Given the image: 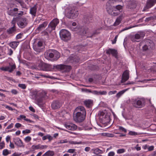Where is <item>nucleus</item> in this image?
<instances>
[{"label": "nucleus", "mask_w": 156, "mask_h": 156, "mask_svg": "<svg viewBox=\"0 0 156 156\" xmlns=\"http://www.w3.org/2000/svg\"><path fill=\"white\" fill-rule=\"evenodd\" d=\"M47 93L44 91L40 92L37 90L33 91L32 93V99L35 100L36 103L40 105V103L42 102V99L40 97H45Z\"/></svg>", "instance_id": "nucleus-1"}, {"label": "nucleus", "mask_w": 156, "mask_h": 156, "mask_svg": "<svg viewBox=\"0 0 156 156\" xmlns=\"http://www.w3.org/2000/svg\"><path fill=\"white\" fill-rule=\"evenodd\" d=\"M57 69L62 72H69L71 69L70 66L65 65L62 64L58 65L56 66H52L49 64V71L53 69Z\"/></svg>", "instance_id": "nucleus-2"}, {"label": "nucleus", "mask_w": 156, "mask_h": 156, "mask_svg": "<svg viewBox=\"0 0 156 156\" xmlns=\"http://www.w3.org/2000/svg\"><path fill=\"white\" fill-rule=\"evenodd\" d=\"M146 101L143 98H137L133 99L132 102L133 106L136 108H140L144 107L145 105Z\"/></svg>", "instance_id": "nucleus-3"}, {"label": "nucleus", "mask_w": 156, "mask_h": 156, "mask_svg": "<svg viewBox=\"0 0 156 156\" xmlns=\"http://www.w3.org/2000/svg\"><path fill=\"white\" fill-rule=\"evenodd\" d=\"M76 24L75 22H73L72 23V26L70 27L71 30L73 31H78L79 32L80 34L84 35L87 33L88 29L87 28L84 27H80V26L75 27Z\"/></svg>", "instance_id": "nucleus-4"}, {"label": "nucleus", "mask_w": 156, "mask_h": 156, "mask_svg": "<svg viewBox=\"0 0 156 156\" xmlns=\"http://www.w3.org/2000/svg\"><path fill=\"white\" fill-rule=\"evenodd\" d=\"M59 35L61 39L63 41H67L71 39V34L67 30L62 29L59 32Z\"/></svg>", "instance_id": "nucleus-5"}, {"label": "nucleus", "mask_w": 156, "mask_h": 156, "mask_svg": "<svg viewBox=\"0 0 156 156\" xmlns=\"http://www.w3.org/2000/svg\"><path fill=\"white\" fill-rule=\"evenodd\" d=\"M60 57L59 53L57 51L49 49V61H56Z\"/></svg>", "instance_id": "nucleus-6"}, {"label": "nucleus", "mask_w": 156, "mask_h": 156, "mask_svg": "<svg viewBox=\"0 0 156 156\" xmlns=\"http://www.w3.org/2000/svg\"><path fill=\"white\" fill-rule=\"evenodd\" d=\"M86 114L74 112L73 119L76 122H80L83 121L85 119Z\"/></svg>", "instance_id": "nucleus-7"}, {"label": "nucleus", "mask_w": 156, "mask_h": 156, "mask_svg": "<svg viewBox=\"0 0 156 156\" xmlns=\"http://www.w3.org/2000/svg\"><path fill=\"white\" fill-rule=\"evenodd\" d=\"M115 7L109 5H106V9L108 13L112 16H117L119 14V11L114 8Z\"/></svg>", "instance_id": "nucleus-8"}, {"label": "nucleus", "mask_w": 156, "mask_h": 156, "mask_svg": "<svg viewBox=\"0 0 156 156\" xmlns=\"http://www.w3.org/2000/svg\"><path fill=\"white\" fill-rule=\"evenodd\" d=\"M79 13L76 9H69L66 14V16L69 18L74 19L77 16Z\"/></svg>", "instance_id": "nucleus-9"}, {"label": "nucleus", "mask_w": 156, "mask_h": 156, "mask_svg": "<svg viewBox=\"0 0 156 156\" xmlns=\"http://www.w3.org/2000/svg\"><path fill=\"white\" fill-rule=\"evenodd\" d=\"M145 43V44L143 47V51H146L150 49H152L154 46V44L153 42L149 40H147L144 41H143L141 44Z\"/></svg>", "instance_id": "nucleus-10"}, {"label": "nucleus", "mask_w": 156, "mask_h": 156, "mask_svg": "<svg viewBox=\"0 0 156 156\" xmlns=\"http://www.w3.org/2000/svg\"><path fill=\"white\" fill-rule=\"evenodd\" d=\"M28 21L27 19L25 18H18L17 21V24L18 27L21 28H25L27 25Z\"/></svg>", "instance_id": "nucleus-11"}, {"label": "nucleus", "mask_w": 156, "mask_h": 156, "mask_svg": "<svg viewBox=\"0 0 156 156\" xmlns=\"http://www.w3.org/2000/svg\"><path fill=\"white\" fill-rule=\"evenodd\" d=\"M34 50L36 52V54L41 51L42 49L43 43L41 41H39L37 44L33 45Z\"/></svg>", "instance_id": "nucleus-12"}, {"label": "nucleus", "mask_w": 156, "mask_h": 156, "mask_svg": "<svg viewBox=\"0 0 156 156\" xmlns=\"http://www.w3.org/2000/svg\"><path fill=\"white\" fill-rule=\"evenodd\" d=\"M59 22V21L58 19H53L49 23V32L51 31L55 30L56 26Z\"/></svg>", "instance_id": "nucleus-13"}, {"label": "nucleus", "mask_w": 156, "mask_h": 156, "mask_svg": "<svg viewBox=\"0 0 156 156\" xmlns=\"http://www.w3.org/2000/svg\"><path fill=\"white\" fill-rule=\"evenodd\" d=\"M155 2L153 0H147L145 6L142 10V11L144 12L147 10V9L151 8L154 4Z\"/></svg>", "instance_id": "nucleus-14"}, {"label": "nucleus", "mask_w": 156, "mask_h": 156, "mask_svg": "<svg viewBox=\"0 0 156 156\" xmlns=\"http://www.w3.org/2000/svg\"><path fill=\"white\" fill-rule=\"evenodd\" d=\"M16 66L15 64L10 65V66L2 67L0 68V69L2 71H8L9 72H12L16 68Z\"/></svg>", "instance_id": "nucleus-15"}, {"label": "nucleus", "mask_w": 156, "mask_h": 156, "mask_svg": "<svg viewBox=\"0 0 156 156\" xmlns=\"http://www.w3.org/2000/svg\"><path fill=\"white\" fill-rule=\"evenodd\" d=\"M62 105V104L58 101H54L51 104V107L53 109H56L59 108Z\"/></svg>", "instance_id": "nucleus-16"}, {"label": "nucleus", "mask_w": 156, "mask_h": 156, "mask_svg": "<svg viewBox=\"0 0 156 156\" xmlns=\"http://www.w3.org/2000/svg\"><path fill=\"white\" fill-rule=\"evenodd\" d=\"M13 141L15 144L18 147H23L24 145L22 141L19 138H14Z\"/></svg>", "instance_id": "nucleus-17"}, {"label": "nucleus", "mask_w": 156, "mask_h": 156, "mask_svg": "<svg viewBox=\"0 0 156 156\" xmlns=\"http://www.w3.org/2000/svg\"><path fill=\"white\" fill-rule=\"evenodd\" d=\"M65 126L66 128L71 130H74L77 128L76 126L73 123H67L65 124Z\"/></svg>", "instance_id": "nucleus-18"}, {"label": "nucleus", "mask_w": 156, "mask_h": 156, "mask_svg": "<svg viewBox=\"0 0 156 156\" xmlns=\"http://www.w3.org/2000/svg\"><path fill=\"white\" fill-rule=\"evenodd\" d=\"M129 71L126 70L124 72L122 75V81L123 82L127 81L129 78Z\"/></svg>", "instance_id": "nucleus-19"}, {"label": "nucleus", "mask_w": 156, "mask_h": 156, "mask_svg": "<svg viewBox=\"0 0 156 156\" xmlns=\"http://www.w3.org/2000/svg\"><path fill=\"white\" fill-rule=\"evenodd\" d=\"M75 113H79L86 114V111L84 107L83 106H79L77 107L75 109Z\"/></svg>", "instance_id": "nucleus-20"}, {"label": "nucleus", "mask_w": 156, "mask_h": 156, "mask_svg": "<svg viewBox=\"0 0 156 156\" xmlns=\"http://www.w3.org/2000/svg\"><path fill=\"white\" fill-rule=\"evenodd\" d=\"M139 3L135 0L133 1L129 5V8L130 9L135 8L137 6H139Z\"/></svg>", "instance_id": "nucleus-21"}, {"label": "nucleus", "mask_w": 156, "mask_h": 156, "mask_svg": "<svg viewBox=\"0 0 156 156\" xmlns=\"http://www.w3.org/2000/svg\"><path fill=\"white\" fill-rule=\"evenodd\" d=\"M144 36L142 34H136L135 35L134 37L132 38V41H136L135 40L140 39L144 37Z\"/></svg>", "instance_id": "nucleus-22"}, {"label": "nucleus", "mask_w": 156, "mask_h": 156, "mask_svg": "<svg viewBox=\"0 0 156 156\" xmlns=\"http://www.w3.org/2000/svg\"><path fill=\"white\" fill-rule=\"evenodd\" d=\"M48 22H43L42 24H40L39 26L36 30L39 31H41L46 27L48 25Z\"/></svg>", "instance_id": "nucleus-23"}, {"label": "nucleus", "mask_w": 156, "mask_h": 156, "mask_svg": "<svg viewBox=\"0 0 156 156\" xmlns=\"http://www.w3.org/2000/svg\"><path fill=\"white\" fill-rule=\"evenodd\" d=\"M47 147L46 146L41 145L40 144H38L37 145H33L32 146V149L34 150H36L38 149H43L44 148H46Z\"/></svg>", "instance_id": "nucleus-24"}, {"label": "nucleus", "mask_w": 156, "mask_h": 156, "mask_svg": "<svg viewBox=\"0 0 156 156\" xmlns=\"http://www.w3.org/2000/svg\"><path fill=\"white\" fill-rule=\"evenodd\" d=\"M19 42L18 41H13L10 42L9 45L10 46L13 48L15 49L18 45Z\"/></svg>", "instance_id": "nucleus-25"}, {"label": "nucleus", "mask_w": 156, "mask_h": 156, "mask_svg": "<svg viewBox=\"0 0 156 156\" xmlns=\"http://www.w3.org/2000/svg\"><path fill=\"white\" fill-rule=\"evenodd\" d=\"M106 53L108 54H111L114 56L116 55L117 52V51L114 49H110L106 51Z\"/></svg>", "instance_id": "nucleus-26"}, {"label": "nucleus", "mask_w": 156, "mask_h": 156, "mask_svg": "<svg viewBox=\"0 0 156 156\" xmlns=\"http://www.w3.org/2000/svg\"><path fill=\"white\" fill-rule=\"evenodd\" d=\"M92 150L94 151V153L96 154H101L103 153L104 152L103 151L99 149L98 148H96L95 149H92Z\"/></svg>", "instance_id": "nucleus-27"}, {"label": "nucleus", "mask_w": 156, "mask_h": 156, "mask_svg": "<svg viewBox=\"0 0 156 156\" xmlns=\"http://www.w3.org/2000/svg\"><path fill=\"white\" fill-rule=\"evenodd\" d=\"M37 9L35 7H34L30 8V13L34 16H35L36 13Z\"/></svg>", "instance_id": "nucleus-28"}, {"label": "nucleus", "mask_w": 156, "mask_h": 156, "mask_svg": "<svg viewBox=\"0 0 156 156\" xmlns=\"http://www.w3.org/2000/svg\"><path fill=\"white\" fill-rule=\"evenodd\" d=\"M84 104L87 107H89L92 104V101L91 100L85 101L84 102Z\"/></svg>", "instance_id": "nucleus-29"}, {"label": "nucleus", "mask_w": 156, "mask_h": 156, "mask_svg": "<svg viewBox=\"0 0 156 156\" xmlns=\"http://www.w3.org/2000/svg\"><path fill=\"white\" fill-rule=\"evenodd\" d=\"M22 119H23L25 120L27 122H30V120L26 118V116L24 115H20L19 117L17 118V120H21Z\"/></svg>", "instance_id": "nucleus-30"}, {"label": "nucleus", "mask_w": 156, "mask_h": 156, "mask_svg": "<svg viewBox=\"0 0 156 156\" xmlns=\"http://www.w3.org/2000/svg\"><path fill=\"white\" fill-rule=\"evenodd\" d=\"M45 65V63L41 62H40L38 65L36 66V69L38 70H41V69H43V68H42V66H44Z\"/></svg>", "instance_id": "nucleus-31"}, {"label": "nucleus", "mask_w": 156, "mask_h": 156, "mask_svg": "<svg viewBox=\"0 0 156 156\" xmlns=\"http://www.w3.org/2000/svg\"><path fill=\"white\" fill-rule=\"evenodd\" d=\"M18 20V18H14L12 21L11 23L12 27H14L15 28V24L16 22Z\"/></svg>", "instance_id": "nucleus-32"}, {"label": "nucleus", "mask_w": 156, "mask_h": 156, "mask_svg": "<svg viewBox=\"0 0 156 156\" xmlns=\"http://www.w3.org/2000/svg\"><path fill=\"white\" fill-rule=\"evenodd\" d=\"M15 31V28L14 27H12L11 28L7 30V32L9 34H11L13 33Z\"/></svg>", "instance_id": "nucleus-33"}, {"label": "nucleus", "mask_w": 156, "mask_h": 156, "mask_svg": "<svg viewBox=\"0 0 156 156\" xmlns=\"http://www.w3.org/2000/svg\"><path fill=\"white\" fill-rule=\"evenodd\" d=\"M126 91V90H122L119 92L116 95V97L118 98H119Z\"/></svg>", "instance_id": "nucleus-34"}, {"label": "nucleus", "mask_w": 156, "mask_h": 156, "mask_svg": "<svg viewBox=\"0 0 156 156\" xmlns=\"http://www.w3.org/2000/svg\"><path fill=\"white\" fill-rule=\"evenodd\" d=\"M11 153V151H9L7 149H4L2 151V154L4 156H7Z\"/></svg>", "instance_id": "nucleus-35"}, {"label": "nucleus", "mask_w": 156, "mask_h": 156, "mask_svg": "<svg viewBox=\"0 0 156 156\" xmlns=\"http://www.w3.org/2000/svg\"><path fill=\"white\" fill-rule=\"evenodd\" d=\"M18 9L17 8H14L13 9L10 10L8 12V13L9 15H10L13 16L14 13V12H16L18 11Z\"/></svg>", "instance_id": "nucleus-36"}, {"label": "nucleus", "mask_w": 156, "mask_h": 156, "mask_svg": "<svg viewBox=\"0 0 156 156\" xmlns=\"http://www.w3.org/2000/svg\"><path fill=\"white\" fill-rule=\"evenodd\" d=\"M123 5H118L116 6H114L115 7V9L117 10H118L119 11V13L121 12L120 10H122V8L123 7Z\"/></svg>", "instance_id": "nucleus-37"}, {"label": "nucleus", "mask_w": 156, "mask_h": 156, "mask_svg": "<svg viewBox=\"0 0 156 156\" xmlns=\"http://www.w3.org/2000/svg\"><path fill=\"white\" fill-rule=\"evenodd\" d=\"M121 22V19L119 17L117 18L115 23L114 24V26H116L118 25Z\"/></svg>", "instance_id": "nucleus-38"}, {"label": "nucleus", "mask_w": 156, "mask_h": 156, "mask_svg": "<svg viewBox=\"0 0 156 156\" xmlns=\"http://www.w3.org/2000/svg\"><path fill=\"white\" fill-rule=\"evenodd\" d=\"M125 151V150L124 149H120L117 151V152L118 154H120L124 153Z\"/></svg>", "instance_id": "nucleus-39"}, {"label": "nucleus", "mask_w": 156, "mask_h": 156, "mask_svg": "<svg viewBox=\"0 0 156 156\" xmlns=\"http://www.w3.org/2000/svg\"><path fill=\"white\" fill-rule=\"evenodd\" d=\"M45 66H42V68H43V69H41V70H42L45 71H48L49 69L48 65L45 63Z\"/></svg>", "instance_id": "nucleus-40"}, {"label": "nucleus", "mask_w": 156, "mask_h": 156, "mask_svg": "<svg viewBox=\"0 0 156 156\" xmlns=\"http://www.w3.org/2000/svg\"><path fill=\"white\" fill-rule=\"evenodd\" d=\"M70 144H84L83 143H82L81 141H80L79 142H77L76 141H71L70 143Z\"/></svg>", "instance_id": "nucleus-41"}, {"label": "nucleus", "mask_w": 156, "mask_h": 156, "mask_svg": "<svg viewBox=\"0 0 156 156\" xmlns=\"http://www.w3.org/2000/svg\"><path fill=\"white\" fill-rule=\"evenodd\" d=\"M31 137L30 136H27L24 139V141L26 142H28L31 140Z\"/></svg>", "instance_id": "nucleus-42"}, {"label": "nucleus", "mask_w": 156, "mask_h": 156, "mask_svg": "<svg viewBox=\"0 0 156 156\" xmlns=\"http://www.w3.org/2000/svg\"><path fill=\"white\" fill-rule=\"evenodd\" d=\"M119 129L121 131H122L124 132V133H126L127 132L126 129L122 127V126H119Z\"/></svg>", "instance_id": "nucleus-43"}, {"label": "nucleus", "mask_w": 156, "mask_h": 156, "mask_svg": "<svg viewBox=\"0 0 156 156\" xmlns=\"http://www.w3.org/2000/svg\"><path fill=\"white\" fill-rule=\"evenodd\" d=\"M129 134L131 136L136 135H137V133L134 131H129Z\"/></svg>", "instance_id": "nucleus-44"}, {"label": "nucleus", "mask_w": 156, "mask_h": 156, "mask_svg": "<svg viewBox=\"0 0 156 156\" xmlns=\"http://www.w3.org/2000/svg\"><path fill=\"white\" fill-rule=\"evenodd\" d=\"M18 86L23 89H25L26 87L25 84H19Z\"/></svg>", "instance_id": "nucleus-45"}, {"label": "nucleus", "mask_w": 156, "mask_h": 156, "mask_svg": "<svg viewBox=\"0 0 156 156\" xmlns=\"http://www.w3.org/2000/svg\"><path fill=\"white\" fill-rule=\"evenodd\" d=\"M49 51H47L44 53V56L45 58L47 60L49 59V55H48Z\"/></svg>", "instance_id": "nucleus-46"}, {"label": "nucleus", "mask_w": 156, "mask_h": 156, "mask_svg": "<svg viewBox=\"0 0 156 156\" xmlns=\"http://www.w3.org/2000/svg\"><path fill=\"white\" fill-rule=\"evenodd\" d=\"M31 131L30 129H26L25 130H23L22 133L24 134L25 133H30Z\"/></svg>", "instance_id": "nucleus-47"}, {"label": "nucleus", "mask_w": 156, "mask_h": 156, "mask_svg": "<svg viewBox=\"0 0 156 156\" xmlns=\"http://www.w3.org/2000/svg\"><path fill=\"white\" fill-rule=\"evenodd\" d=\"M67 143V141L66 140H60V141L58 143V144H63V143Z\"/></svg>", "instance_id": "nucleus-48"}, {"label": "nucleus", "mask_w": 156, "mask_h": 156, "mask_svg": "<svg viewBox=\"0 0 156 156\" xmlns=\"http://www.w3.org/2000/svg\"><path fill=\"white\" fill-rule=\"evenodd\" d=\"M5 146V143L4 142H2L0 143V149H3Z\"/></svg>", "instance_id": "nucleus-49"}, {"label": "nucleus", "mask_w": 156, "mask_h": 156, "mask_svg": "<svg viewBox=\"0 0 156 156\" xmlns=\"http://www.w3.org/2000/svg\"><path fill=\"white\" fill-rule=\"evenodd\" d=\"M117 93L116 90L110 91L108 93V94L109 95L115 94Z\"/></svg>", "instance_id": "nucleus-50"}, {"label": "nucleus", "mask_w": 156, "mask_h": 156, "mask_svg": "<svg viewBox=\"0 0 156 156\" xmlns=\"http://www.w3.org/2000/svg\"><path fill=\"white\" fill-rule=\"evenodd\" d=\"M23 36V34L22 33H20L18 34L16 36V38L17 39H20L22 38V36Z\"/></svg>", "instance_id": "nucleus-51"}, {"label": "nucleus", "mask_w": 156, "mask_h": 156, "mask_svg": "<svg viewBox=\"0 0 156 156\" xmlns=\"http://www.w3.org/2000/svg\"><path fill=\"white\" fill-rule=\"evenodd\" d=\"M154 147L153 146H151L149 147L148 146V150L149 151H151L154 150Z\"/></svg>", "instance_id": "nucleus-52"}, {"label": "nucleus", "mask_w": 156, "mask_h": 156, "mask_svg": "<svg viewBox=\"0 0 156 156\" xmlns=\"http://www.w3.org/2000/svg\"><path fill=\"white\" fill-rule=\"evenodd\" d=\"M15 127L17 128H19L22 126V125L19 123H16L15 125Z\"/></svg>", "instance_id": "nucleus-53"}, {"label": "nucleus", "mask_w": 156, "mask_h": 156, "mask_svg": "<svg viewBox=\"0 0 156 156\" xmlns=\"http://www.w3.org/2000/svg\"><path fill=\"white\" fill-rule=\"evenodd\" d=\"M107 94L106 91H99V95H106Z\"/></svg>", "instance_id": "nucleus-54"}, {"label": "nucleus", "mask_w": 156, "mask_h": 156, "mask_svg": "<svg viewBox=\"0 0 156 156\" xmlns=\"http://www.w3.org/2000/svg\"><path fill=\"white\" fill-rule=\"evenodd\" d=\"M75 151V150L74 149H69L68 150L67 152L68 153H73Z\"/></svg>", "instance_id": "nucleus-55"}, {"label": "nucleus", "mask_w": 156, "mask_h": 156, "mask_svg": "<svg viewBox=\"0 0 156 156\" xmlns=\"http://www.w3.org/2000/svg\"><path fill=\"white\" fill-rule=\"evenodd\" d=\"M115 153L113 151H111L109 152L108 154V156H114L115 155Z\"/></svg>", "instance_id": "nucleus-56"}, {"label": "nucleus", "mask_w": 156, "mask_h": 156, "mask_svg": "<svg viewBox=\"0 0 156 156\" xmlns=\"http://www.w3.org/2000/svg\"><path fill=\"white\" fill-rule=\"evenodd\" d=\"M8 51L9 55H11L13 53V51L11 49H8Z\"/></svg>", "instance_id": "nucleus-57"}, {"label": "nucleus", "mask_w": 156, "mask_h": 156, "mask_svg": "<svg viewBox=\"0 0 156 156\" xmlns=\"http://www.w3.org/2000/svg\"><path fill=\"white\" fill-rule=\"evenodd\" d=\"M5 106L6 108H7L10 110L12 111L13 110V109L11 107H10L9 106L5 105Z\"/></svg>", "instance_id": "nucleus-58"}, {"label": "nucleus", "mask_w": 156, "mask_h": 156, "mask_svg": "<svg viewBox=\"0 0 156 156\" xmlns=\"http://www.w3.org/2000/svg\"><path fill=\"white\" fill-rule=\"evenodd\" d=\"M11 92L14 94H16L18 92L15 89H13L11 90Z\"/></svg>", "instance_id": "nucleus-59"}, {"label": "nucleus", "mask_w": 156, "mask_h": 156, "mask_svg": "<svg viewBox=\"0 0 156 156\" xmlns=\"http://www.w3.org/2000/svg\"><path fill=\"white\" fill-rule=\"evenodd\" d=\"M29 110L31 112H35V110L34 108L32 106H30L29 107Z\"/></svg>", "instance_id": "nucleus-60"}, {"label": "nucleus", "mask_w": 156, "mask_h": 156, "mask_svg": "<svg viewBox=\"0 0 156 156\" xmlns=\"http://www.w3.org/2000/svg\"><path fill=\"white\" fill-rule=\"evenodd\" d=\"M13 124L12 123H11L10 125L8 126L7 127V129H11L13 127Z\"/></svg>", "instance_id": "nucleus-61"}, {"label": "nucleus", "mask_w": 156, "mask_h": 156, "mask_svg": "<svg viewBox=\"0 0 156 156\" xmlns=\"http://www.w3.org/2000/svg\"><path fill=\"white\" fill-rule=\"evenodd\" d=\"M152 19H153V17H150L146 18L145 21L146 22H147L150 20H151Z\"/></svg>", "instance_id": "nucleus-62"}, {"label": "nucleus", "mask_w": 156, "mask_h": 156, "mask_svg": "<svg viewBox=\"0 0 156 156\" xmlns=\"http://www.w3.org/2000/svg\"><path fill=\"white\" fill-rule=\"evenodd\" d=\"M9 147H10L11 148H14V144H12V142H11V141H10V145H9Z\"/></svg>", "instance_id": "nucleus-63"}, {"label": "nucleus", "mask_w": 156, "mask_h": 156, "mask_svg": "<svg viewBox=\"0 0 156 156\" xmlns=\"http://www.w3.org/2000/svg\"><path fill=\"white\" fill-rule=\"evenodd\" d=\"M150 156H156V151L153 152V153L150 154Z\"/></svg>", "instance_id": "nucleus-64"}]
</instances>
